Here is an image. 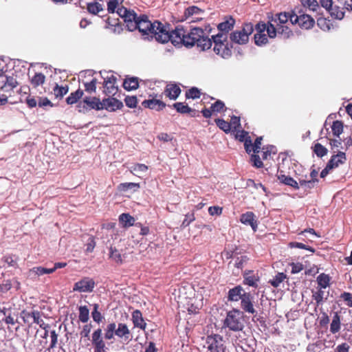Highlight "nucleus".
<instances>
[{"label": "nucleus", "instance_id": "52", "mask_svg": "<svg viewBox=\"0 0 352 352\" xmlns=\"http://www.w3.org/2000/svg\"><path fill=\"white\" fill-rule=\"evenodd\" d=\"M314 152L318 157H322L327 154V149L320 143H316L314 146Z\"/></svg>", "mask_w": 352, "mask_h": 352}, {"label": "nucleus", "instance_id": "54", "mask_svg": "<svg viewBox=\"0 0 352 352\" xmlns=\"http://www.w3.org/2000/svg\"><path fill=\"white\" fill-rule=\"evenodd\" d=\"M97 83L98 80L95 78H92L90 82H84L85 91L89 93L95 92Z\"/></svg>", "mask_w": 352, "mask_h": 352}, {"label": "nucleus", "instance_id": "47", "mask_svg": "<svg viewBox=\"0 0 352 352\" xmlns=\"http://www.w3.org/2000/svg\"><path fill=\"white\" fill-rule=\"evenodd\" d=\"M67 92V86H58V85H56L53 89V93L56 98H63Z\"/></svg>", "mask_w": 352, "mask_h": 352}, {"label": "nucleus", "instance_id": "1", "mask_svg": "<svg viewBox=\"0 0 352 352\" xmlns=\"http://www.w3.org/2000/svg\"><path fill=\"white\" fill-rule=\"evenodd\" d=\"M121 14L125 16L126 13L129 14L126 16L127 21H129L128 25L130 30L138 28L144 39L151 40L155 38L157 42L165 43L169 41L175 46L184 45L187 47H192L195 45L197 38L202 34V29L200 28H194L190 32H187L182 26H177L170 33L169 25L162 23L158 21L152 22L148 20V16H142L136 23H133L131 19H135V14L133 12H129L126 10L120 9Z\"/></svg>", "mask_w": 352, "mask_h": 352}, {"label": "nucleus", "instance_id": "11", "mask_svg": "<svg viewBox=\"0 0 352 352\" xmlns=\"http://www.w3.org/2000/svg\"><path fill=\"white\" fill-rule=\"evenodd\" d=\"M100 107L101 100L96 97H86L83 99L82 102H80L77 106L78 111L83 112L87 110V107L89 109L100 111Z\"/></svg>", "mask_w": 352, "mask_h": 352}, {"label": "nucleus", "instance_id": "48", "mask_svg": "<svg viewBox=\"0 0 352 352\" xmlns=\"http://www.w3.org/2000/svg\"><path fill=\"white\" fill-rule=\"evenodd\" d=\"M109 258L118 263L122 262V258L121 254L119 252V251L117 249H116L113 247H111L109 248Z\"/></svg>", "mask_w": 352, "mask_h": 352}, {"label": "nucleus", "instance_id": "60", "mask_svg": "<svg viewBox=\"0 0 352 352\" xmlns=\"http://www.w3.org/2000/svg\"><path fill=\"white\" fill-rule=\"evenodd\" d=\"M125 104L130 108H134L136 107L138 100L135 96H126L124 99Z\"/></svg>", "mask_w": 352, "mask_h": 352}, {"label": "nucleus", "instance_id": "25", "mask_svg": "<svg viewBox=\"0 0 352 352\" xmlns=\"http://www.w3.org/2000/svg\"><path fill=\"white\" fill-rule=\"evenodd\" d=\"M278 179L280 181V182L287 185L289 186L292 187L295 190L299 189V182H298L295 179H294L292 177L289 176H287L284 174H282V173H280L278 174Z\"/></svg>", "mask_w": 352, "mask_h": 352}, {"label": "nucleus", "instance_id": "63", "mask_svg": "<svg viewBox=\"0 0 352 352\" xmlns=\"http://www.w3.org/2000/svg\"><path fill=\"white\" fill-rule=\"evenodd\" d=\"M339 5L343 6V9L352 11V0H337Z\"/></svg>", "mask_w": 352, "mask_h": 352}, {"label": "nucleus", "instance_id": "4", "mask_svg": "<svg viewBox=\"0 0 352 352\" xmlns=\"http://www.w3.org/2000/svg\"><path fill=\"white\" fill-rule=\"evenodd\" d=\"M122 2H123V0H109V2L107 3V10H108V12L109 13H114L115 11H116V9L117 8L116 12H117V14H118V15L119 16H120L121 18L124 19V21L126 23V26L128 30L129 31H133V30H135L136 29L138 30V28H134L133 30H130L129 28L128 25H129L130 21H127L128 19L126 17H125V16L121 14V12H120V9L126 10L129 12H133L135 14V19H131V21L133 22V23H136L142 16H146L144 15V14H142V15H140V16H138L137 14L133 10H131L130 9H127L126 8H125L124 6L119 7L120 4H121ZM129 14H128V12H127V13H126L125 15H126V16H128Z\"/></svg>", "mask_w": 352, "mask_h": 352}, {"label": "nucleus", "instance_id": "59", "mask_svg": "<svg viewBox=\"0 0 352 352\" xmlns=\"http://www.w3.org/2000/svg\"><path fill=\"white\" fill-rule=\"evenodd\" d=\"M318 182V179H311V180H305L302 179H299V186H303L308 188H311L314 186L316 182Z\"/></svg>", "mask_w": 352, "mask_h": 352}, {"label": "nucleus", "instance_id": "19", "mask_svg": "<svg viewBox=\"0 0 352 352\" xmlns=\"http://www.w3.org/2000/svg\"><path fill=\"white\" fill-rule=\"evenodd\" d=\"M213 50L217 55H219L223 58H227L232 54L230 48L224 43H216V45H214Z\"/></svg>", "mask_w": 352, "mask_h": 352}, {"label": "nucleus", "instance_id": "46", "mask_svg": "<svg viewBox=\"0 0 352 352\" xmlns=\"http://www.w3.org/2000/svg\"><path fill=\"white\" fill-rule=\"evenodd\" d=\"M285 278L286 275L284 273H278L272 279L270 280L269 283L274 287H278Z\"/></svg>", "mask_w": 352, "mask_h": 352}, {"label": "nucleus", "instance_id": "53", "mask_svg": "<svg viewBox=\"0 0 352 352\" xmlns=\"http://www.w3.org/2000/svg\"><path fill=\"white\" fill-rule=\"evenodd\" d=\"M174 108L177 112L181 113H188L192 111V109L182 102H176L173 104Z\"/></svg>", "mask_w": 352, "mask_h": 352}, {"label": "nucleus", "instance_id": "17", "mask_svg": "<svg viewBox=\"0 0 352 352\" xmlns=\"http://www.w3.org/2000/svg\"><path fill=\"white\" fill-rule=\"evenodd\" d=\"M240 221L244 225L250 226L254 232L257 229V221L255 214L252 212L242 214Z\"/></svg>", "mask_w": 352, "mask_h": 352}, {"label": "nucleus", "instance_id": "23", "mask_svg": "<svg viewBox=\"0 0 352 352\" xmlns=\"http://www.w3.org/2000/svg\"><path fill=\"white\" fill-rule=\"evenodd\" d=\"M200 36L197 38V41H196L195 44L198 47H199L201 50H208L212 46V41L208 38V36H206L204 31L202 30V34H199Z\"/></svg>", "mask_w": 352, "mask_h": 352}, {"label": "nucleus", "instance_id": "18", "mask_svg": "<svg viewBox=\"0 0 352 352\" xmlns=\"http://www.w3.org/2000/svg\"><path fill=\"white\" fill-rule=\"evenodd\" d=\"M241 300V307L245 311L252 314L256 312L252 302V297L250 293L243 292V296L242 297Z\"/></svg>", "mask_w": 352, "mask_h": 352}, {"label": "nucleus", "instance_id": "44", "mask_svg": "<svg viewBox=\"0 0 352 352\" xmlns=\"http://www.w3.org/2000/svg\"><path fill=\"white\" fill-rule=\"evenodd\" d=\"M106 23H107L106 28H109V29L111 28L114 32H118L119 33L120 32V30H122L121 26L120 25V24L118 23V19L111 20L110 18H108L107 19Z\"/></svg>", "mask_w": 352, "mask_h": 352}, {"label": "nucleus", "instance_id": "49", "mask_svg": "<svg viewBox=\"0 0 352 352\" xmlns=\"http://www.w3.org/2000/svg\"><path fill=\"white\" fill-rule=\"evenodd\" d=\"M196 299L190 298L188 302L186 303V309L189 314H196L198 313L199 310V306L198 305H195Z\"/></svg>", "mask_w": 352, "mask_h": 352}, {"label": "nucleus", "instance_id": "31", "mask_svg": "<svg viewBox=\"0 0 352 352\" xmlns=\"http://www.w3.org/2000/svg\"><path fill=\"white\" fill-rule=\"evenodd\" d=\"M87 9L90 14H97L104 10V7L98 2H91L87 3Z\"/></svg>", "mask_w": 352, "mask_h": 352}, {"label": "nucleus", "instance_id": "12", "mask_svg": "<svg viewBox=\"0 0 352 352\" xmlns=\"http://www.w3.org/2000/svg\"><path fill=\"white\" fill-rule=\"evenodd\" d=\"M123 107L122 102L113 97L104 98L101 100L100 110H107L109 112H113Z\"/></svg>", "mask_w": 352, "mask_h": 352}, {"label": "nucleus", "instance_id": "28", "mask_svg": "<svg viewBox=\"0 0 352 352\" xmlns=\"http://www.w3.org/2000/svg\"><path fill=\"white\" fill-rule=\"evenodd\" d=\"M132 320L135 327L142 329H145L146 323L144 322L142 313L140 311L135 310L133 312Z\"/></svg>", "mask_w": 352, "mask_h": 352}, {"label": "nucleus", "instance_id": "62", "mask_svg": "<svg viewBox=\"0 0 352 352\" xmlns=\"http://www.w3.org/2000/svg\"><path fill=\"white\" fill-rule=\"evenodd\" d=\"M224 103L221 100L216 101L212 104L210 109L213 112H219L224 108Z\"/></svg>", "mask_w": 352, "mask_h": 352}, {"label": "nucleus", "instance_id": "43", "mask_svg": "<svg viewBox=\"0 0 352 352\" xmlns=\"http://www.w3.org/2000/svg\"><path fill=\"white\" fill-rule=\"evenodd\" d=\"M140 188L138 183L128 182L122 183L118 186V189L120 191L126 192L129 189H133L134 191L137 190Z\"/></svg>", "mask_w": 352, "mask_h": 352}, {"label": "nucleus", "instance_id": "37", "mask_svg": "<svg viewBox=\"0 0 352 352\" xmlns=\"http://www.w3.org/2000/svg\"><path fill=\"white\" fill-rule=\"evenodd\" d=\"M116 336V323L111 322L107 325L104 329V338L111 340Z\"/></svg>", "mask_w": 352, "mask_h": 352}, {"label": "nucleus", "instance_id": "5", "mask_svg": "<svg viewBox=\"0 0 352 352\" xmlns=\"http://www.w3.org/2000/svg\"><path fill=\"white\" fill-rule=\"evenodd\" d=\"M252 23H246L241 30H236L230 34V40L237 44H245L249 41V36L253 32Z\"/></svg>", "mask_w": 352, "mask_h": 352}, {"label": "nucleus", "instance_id": "3", "mask_svg": "<svg viewBox=\"0 0 352 352\" xmlns=\"http://www.w3.org/2000/svg\"><path fill=\"white\" fill-rule=\"evenodd\" d=\"M223 327L235 332L242 331L244 328L243 313L236 309L228 311L223 320Z\"/></svg>", "mask_w": 352, "mask_h": 352}, {"label": "nucleus", "instance_id": "58", "mask_svg": "<svg viewBox=\"0 0 352 352\" xmlns=\"http://www.w3.org/2000/svg\"><path fill=\"white\" fill-rule=\"evenodd\" d=\"M186 96L187 98H198L200 97V91L197 88L193 87L186 91Z\"/></svg>", "mask_w": 352, "mask_h": 352}, {"label": "nucleus", "instance_id": "45", "mask_svg": "<svg viewBox=\"0 0 352 352\" xmlns=\"http://www.w3.org/2000/svg\"><path fill=\"white\" fill-rule=\"evenodd\" d=\"M120 221L123 224L124 226H133L135 221V219L133 217L129 215V214L123 213L119 217Z\"/></svg>", "mask_w": 352, "mask_h": 352}, {"label": "nucleus", "instance_id": "26", "mask_svg": "<svg viewBox=\"0 0 352 352\" xmlns=\"http://www.w3.org/2000/svg\"><path fill=\"white\" fill-rule=\"evenodd\" d=\"M244 290L241 286H236L229 290L228 300L230 301H238L243 296Z\"/></svg>", "mask_w": 352, "mask_h": 352}, {"label": "nucleus", "instance_id": "57", "mask_svg": "<svg viewBox=\"0 0 352 352\" xmlns=\"http://www.w3.org/2000/svg\"><path fill=\"white\" fill-rule=\"evenodd\" d=\"M338 138V139L330 140V145H331V149L333 150V152L334 153L339 152L338 151L339 148H342L341 139L340 138V137Z\"/></svg>", "mask_w": 352, "mask_h": 352}, {"label": "nucleus", "instance_id": "8", "mask_svg": "<svg viewBox=\"0 0 352 352\" xmlns=\"http://www.w3.org/2000/svg\"><path fill=\"white\" fill-rule=\"evenodd\" d=\"M95 281L89 277H84L74 285L73 292L90 293L95 287Z\"/></svg>", "mask_w": 352, "mask_h": 352}, {"label": "nucleus", "instance_id": "27", "mask_svg": "<svg viewBox=\"0 0 352 352\" xmlns=\"http://www.w3.org/2000/svg\"><path fill=\"white\" fill-rule=\"evenodd\" d=\"M165 95L171 100H175L181 93L180 88L173 84L168 85L164 91Z\"/></svg>", "mask_w": 352, "mask_h": 352}, {"label": "nucleus", "instance_id": "50", "mask_svg": "<svg viewBox=\"0 0 352 352\" xmlns=\"http://www.w3.org/2000/svg\"><path fill=\"white\" fill-rule=\"evenodd\" d=\"M317 24L323 31H328L331 29V23L329 20L320 17L317 19Z\"/></svg>", "mask_w": 352, "mask_h": 352}, {"label": "nucleus", "instance_id": "29", "mask_svg": "<svg viewBox=\"0 0 352 352\" xmlns=\"http://www.w3.org/2000/svg\"><path fill=\"white\" fill-rule=\"evenodd\" d=\"M235 21L233 18L230 17L228 19L219 24L218 29L221 33L226 34L231 29L233 28Z\"/></svg>", "mask_w": 352, "mask_h": 352}, {"label": "nucleus", "instance_id": "15", "mask_svg": "<svg viewBox=\"0 0 352 352\" xmlns=\"http://www.w3.org/2000/svg\"><path fill=\"white\" fill-rule=\"evenodd\" d=\"M116 336L122 340L129 342L132 339L130 331L126 324H116Z\"/></svg>", "mask_w": 352, "mask_h": 352}, {"label": "nucleus", "instance_id": "39", "mask_svg": "<svg viewBox=\"0 0 352 352\" xmlns=\"http://www.w3.org/2000/svg\"><path fill=\"white\" fill-rule=\"evenodd\" d=\"M45 76L42 73H36L31 79V84L34 87H36L45 82Z\"/></svg>", "mask_w": 352, "mask_h": 352}, {"label": "nucleus", "instance_id": "2", "mask_svg": "<svg viewBox=\"0 0 352 352\" xmlns=\"http://www.w3.org/2000/svg\"><path fill=\"white\" fill-rule=\"evenodd\" d=\"M288 16L286 12H280L272 16L266 23H258L256 26V33L254 34V42L258 46L265 45L268 37L274 38L278 34L284 38L293 36V32L287 25Z\"/></svg>", "mask_w": 352, "mask_h": 352}, {"label": "nucleus", "instance_id": "41", "mask_svg": "<svg viewBox=\"0 0 352 352\" xmlns=\"http://www.w3.org/2000/svg\"><path fill=\"white\" fill-rule=\"evenodd\" d=\"M79 320L83 323L87 322L89 318V310L87 306L79 307Z\"/></svg>", "mask_w": 352, "mask_h": 352}, {"label": "nucleus", "instance_id": "6", "mask_svg": "<svg viewBox=\"0 0 352 352\" xmlns=\"http://www.w3.org/2000/svg\"><path fill=\"white\" fill-rule=\"evenodd\" d=\"M286 14L288 16V23L286 24L288 27L290 24L298 23L301 28L308 30L311 28L315 23L314 19L308 14H301L300 16L289 13H286Z\"/></svg>", "mask_w": 352, "mask_h": 352}, {"label": "nucleus", "instance_id": "64", "mask_svg": "<svg viewBox=\"0 0 352 352\" xmlns=\"http://www.w3.org/2000/svg\"><path fill=\"white\" fill-rule=\"evenodd\" d=\"M341 298L346 302L347 306L352 307V294L349 292H344Z\"/></svg>", "mask_w": 352, "mask_h": 352}, {"label": "nucleus", "instance_id": "34", "mask_svg": "<svg viewBox=\"0 0 352 352\" xmlns=\"http://www.w3.org/2000/svg\"><path fill=\"white\" fill-rule=\"evenodd\" d=\"M258 279L250 272L245 273L243 283L249 286L257 287Z\"/></svg>", "mask_w": 352, "mask_h": 352}, {"label": "nucleus", "instance_id": "14", "mask_svg": "<svg viewBox=\"0 0 352 352\" xmlns=\"http://www.w3.org/2000/svg\"><path fill=\"white\" fill-rule=\"evenodd\" d=\"M116 78L111 74L104 78V92L106 95H115L118 91V87L116 86Z\"/></svg>", "mask_w": 352, "mask_h": 352}, {"label": "nucleus", "instance_id": "32", "mask_svg": "<svg viewBox=\"0 0 352 352\" xmlns=\"http://www.w3.org/2000/svg\"><path fill=\"white\" fill-rule=\"evenodd\" d=\"M340 330V317L338 313H335L331 325H330V331L332 333H336L339 332Z\"/></svg>", "mask_w": 352, "mask_h": 352}, {"label": "nucleus", "instance_id": "51", "mask_svg": "<svg viewBox=\"0 0 352 352\" xmlns=\"http://www.w3.org/2000/svg\"><path fill=\"white\" fill-rule=\"evenodd\" d=\"M215 123L219 129L223 131L225 133H228L231 130V124L229 122L225 121L223 119H216Z\"/></svg>", "mask_w": 352, "mask_h": 352}, {"label": "nucleus", "instance_id": "22", "mask_svg": "<svg viewBox=\"0 0 352 352\" xmlns=\"http://www.w3.org/2000/svg\"><path fill=\"white\" fill-rule=\"evenodd\" d=\"M52 273H53V270H50V268H45L43 267L38 266L30 269L28 272V276L32 279H36V278L44 274H48Z\"/></svg>", "mask_w": 352, "mask_h": 352}, {"label": "nucleus", "instance_id": "16", "mask_svg": "<svg viewBox=\"0 0 352 352\" xmlns=\"http://www.w3.org/2000/svg\"><path fill=\"white\" fill-rule=\"evenodd\" d=\"M346 160V154L344 152L339 151L337 154L333 155L328 162V168L333 169L339 166L340 164H343Z\"/></svg>", "mask_w": 352, "mask_h": 352}, {"label": "nucleus", "instance_id": "13", "mask_svg": "<svg viewBox=\"0 0 352 352\" xmlns=\"http://www.w3.org/2000/svg\"><path fill=\"white\" fill-rule=\"evenodd\" d=\"M18 85V82L15 78L12 76H8L4 80H0V91L6 95H11V92L14 88Z\"/></svg>", "mask_w": 352, "mask_h": 352}, {"label": "nucleus", "instance_id": "42", "mask_svg": "<svg viewBox=\"0 0 352 352\" xmlns=\"http://www.w3.org/2000/svg\"><path fill=\"white\" fill-rule=\"evenodd\" d=\"M331 130L333 134L339 138L340 134L343 132V124L341 121L336 120L333 122L331 126Z\"/></svg>", "mask_w": 352, "mask_h": 352}, {"label": "nucleus", "instance_id": "10", "mask_svg": "<svg viewBox=\"0 0 352 352\" xmlns=\"http://www.w3.org/2000/svg\"><path fill=\"white\" fill-rule=\"evenodd\" d=\"M204 16V11L195 6L187 8L184 12V20L188 21V23L199 21Z\"/></svg>", "mask_w": 352, "mask_h": 352}, {"label": "nucleus", "instance_id": "35", "mask_svg": "<svg viewBox=\"0 0 352 352\" xmlns=\"http://www.w3.org/2000/svg\"><path fill=\"white\" fill-rule=\"evenodd\" d=\"M83 96V91L78 89L76 91L72 93L66 99V102L68 104H73L77 102V101L82 98Z\"/></svg>", "mask_w": 352, "mask_h": 352}, {"label": "nucleus", "instance_id": "36", "mask_svg": "<svg viewBox=\"0 0 352 352\" xmlns=\"http://www.w3.org/2000/svg\"><path fill=\"white\" fill-rule=\"evenodd\" d=\"M123 87L126 90H133L138 87V80L137 78H130L126 79L123 82Z\"/></svg>", "mask_w": 352, "mask_h": 352}, {"label": "nucleus", "instance_id": "20", "mask_svg": "<svg viewBox=\"0 0 352 352\" xmlns=\"http://www.w3.org/2000/svg\"><path fill=\"white\" fill-rule=\"evenodd\" d=\"M324 288H316L312 291V298L316 301V305H322L327 299L329 292H325Z\"/></svg>", "mask_w": 352, "mask_h": 352}, {"label": "nucleus", "instance_id": "56", "mask_svg": "<svg viewBox=\"0 0 352 352\" xmlns=\"http://www.w3.org/2000/svg\"><path fill=\"white\" fill-rule=\"evenodd\" d=\"M103 340L102 337V329H98L94 331L91 336L92 344H95L97 342H100Z\"/></svg>", "mask_w": 352, "mask_h": 352}, {"label": "nucleus", "instance_id": "38", "mask_svg": "<svg viewBox=\"0 0 352 352\" xmlns=\"http://www.w3.org/2000/svg\"><path fill=\"white\" fill-rule=\"evenodd\" d=\"M32 322L38 324L44 330L49 328V324L45 323L44 320L41 318L40 312L38 311H33Z\"/></svg>", "mask_w": 352, "mask_h": 352}, {"label": "nucleus", "instance_id": "55", "mask_svg": "<svg viewBox=\"0 0 352 352\" xmlns=\"http://www.w3.org/2000/svg\"><path fill=\"white\" fill-rule=\"evenodd\" d=\"M289 245L292 248H295L305 249V250H309V252H313V253L315 252V250L313 248H311L310 246H307V245H305L304 243H299V242H291V243H289Z\"/></svg>", "mask_w": 352, "mask_h": 352}, {"label": "nucleus", "instance_id": "9", "mask_svg": "<svg viewBox=\"0 0 352 352\" xmlns=\"http://www.w3.org/2000/svg\"><path fill=\"white\" fill-rule=\"evenodd\" d=\"M321 6L324 8L331 16L337 19H342L344 16L343 8H340V5L333 6L332 0H320Z\"/></svg>", "mask_w": 352, "mask_h": 352}, {"label": "nucleus", "instance_id": "61", "mask_svg": "<svg viewBox=\"0 0 352 352\" xmlns=\"http://www.w3.org/2000/svg\"><path fill=\"white\" fill-rule=\"evenodd\" d=\"M262 140V137H259L256 139L254 143L252 144V146H250L251 151H253L254 153H259Z\"/></svg>", "mask_w": 352, "mask_h": 352}, {"label": "nucleus", "instance_id": "33", "mask_svg": "<svg viewBox=\"0 0 352 352\" xmlns=\"http://www.w3.org/2000/svg\"><path fill=\"white\" fill-rule=\"evenodd\" d=\"M303 7L308 8L313 12H317L320 10V6L316 0H300Z\"/></svg>", "mask_w": 352, "mask_h": 352}, {"label": "nucleus", "instance_id": "7", "mask_svg": "<svg viewBox=\"0 0 352 352\" xmlns=\"http://www.w3.org/2000/svg\"><path fill=\"white\" fill-rule=\"evenodd\" d=\"M206 347L210 352H226V346L223 337L218 334L208 336Z\"/></svg>", "mask_w": 352, "mask_h": 352}, {"label": "nucleus", "instance_id": "30", "mask_svg": "<svg viewBox=\"0 0 352 352\" xmlns=\"http://www.w3.org/2000/svg\"><path fill=\"white\" fill-rule=\"evenodd\" d=\"M147 170L148 166L143 164H136L129 168L131 173L138 177H141L140 175L146 172Z\"/></svg>", "mask_w": 352, "mask_h": 352}, {"label": "nucleus", "instance_id": "24", "mask_svg": "<svg viewBox=\"0 0 352 352\" xmlns=\"http://www.w3.org/2000/svg\"><path fill=\"white\" fill-rule=\"evenodd\" d=\"M142 104L146 108L160 111L166 107V104L160 100L151 99L146 100L142 102Z\"/></svg>", "mask_w": 352, "mask_h": 352}, {"label": "nucleus", "instance_id": "40", "mask_svg": "<svg viewBox=\"0 0 352 352\" xmlns=\"http://www.w3.org/2000/svg\"><path fill=\"white\" fill-rule=\"evenodd\" d=\"M330 277L325 274H321L317 277V282L320 288L326 289L329 285Z\"/></svg>", "mask_w": 352, "mask_h": 352}, {"label": "nucleus", "instance_id": "21", "mask_svg": "<svg viewBox=\"0 0 352 352\" xmlns=\"http://www.w3.org/2000/svg\"><path fill=\"white\" fill-rule=\"evenodd\" d=\"M235 131L236 132V138L241 142H244L246 152L248 153H250L251 150L250 149V146H252V143L250 137L248 136V133L243 130L240 131L238 129Z\"/></svg>", "mask_w": 352, "mask_h": 352}]
</instances>
